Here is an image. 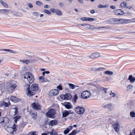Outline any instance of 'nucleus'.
Instances as JSON below:
<instances>
[{
    "label": "nucleus",
    "instance_id": "nucleus-2",
    "mask_svg": "<svg viewBox=\"0 0 135 135\" xmlns=\"http://www.w3.org/2000/svg\"><path fill=\"white\" fill-rule=\"evenodd\" d=\"M9 120V118L6 117H2L0 118V123L2 126L5 127L8 123Z\"/></svg>",
    "mask_w": 135,
    "mask_h": 135
},
{
    "label": "nucleus",
    "instance_id": "nucleus-14",
    "mask_svg": "<svg viewBox=\"0 0 135 135\" xmlns=\"http://www.w3.org/2000/svg\"><path fill=\"white\" fill-rule=\"evenodd\" d=\"M113 127L115 130L117 132L119 131L120 126L118 123H115L114 124Z\"/></svg>",
    "mask_w": 135,
    "mask_h": 135
},
{
    "label": "nucleus",
    "instance_id": "nucleus-63",
    "mask_svg": "<svg viewBox=\"0 0 135 135\" xmlns=\"http://www.w3.org/2000/svg\"><path fill=\"white\" fill-rule=\"evenodd\" d=\"M110 8L113 9H115L116 8L114 6H110Z\"/></svg>",
    "mask_w": 135,
    "mask_h": 135
},
{
    "label": "nucleus",
    "instance_id": "nucleus-43",
    "mask_svg": "<svg viewBox=\"0 0 135 135\" xmlns=\"http://www.w3.org/2000/svg\"><path fill=\"white\" fill-rule=\"evenodd\" d=\"M97 7L99 8H106L107 7V6L101 4H99L97 6Z\"/></svg>",
    "mask_w": 135,
    "mask_h": 135
},
{
    "label": "nucleus",
    "instance_id": "nucleus-23",
    "mask_svg": "<svg viewBox=\"0 0 135 135\" xmlns=\"http://www.w3.org/2000/svg\"><path fill=\"white\" fill-rule=\"evenodd\" d=\"M57 122L56 120H52L50 121L49 123V124L51 126H53L57 124Z\"/></svg>",
    "mask_w": 135,
    "mask_h": 135
},
{
    "label": "nucleus",
    "instance_id": "nucleus-36",
    "mask_svg": "<svg viewBox=\"0 0 135 135\" xmlns=\"http://www.w3.org/2000/svg\"><path fill=\"white\" fill-rule=\"evenodd\" d=\"M78 132H76V131L75 130H73L72 132L68 135H75Z\"/></svg>",
    "mask_w": 135,
    "mask_h": 135
},
{
    "label": "nucleus",
    "instance_id": "nucleus-31",
    "mask_svg": "<svg viewBox=\"0 0 135 135\" xmlns=\"http://www.w3.org/2000/svg\"><path fill=\"white\" fill-rule=\"evenodd\" d=\"M26 124V122H23L22 123H20L19 125L21 128H23Z\"/></svg>",
    "mask_w": 135,
    "mask_h": 135
},
{
    "label": "nucleus",
    "instance_id": "nucleus-58",
    "mask_svg": "<svg viewBox=\"0 0 135 135\" xmlns=\"http://www.w3.org/2000/svg\"><path fill=\"white\" fill-rule=\"evenodd\" d=\"M105 27H95V29H102V28H105Z\"/></svg>",
    "mask_w": 135,
    "mask_h": 135
},
{
    "label": "nucleus",
    "instance_id": "nucleus-7",
    "mask_svg": "<svg viewBox=\"0 0 135 135\" xmlns=\"http://www.w3.org/2000/svg\"><path fill=\"white\" fill-rule=\"evenodd\" d=\"M72 97V95L69 93H66L64 95H61L60 96V97L62 99L65 100L70 99Z\"/></svg>",
    "mask_w": 135,
    "mask_h": 135
},
{
    "label": "nucleus",
    "instance_id": "nucleus-24",
    "mask_svg": "<svg viewBox=\"0 0 135 135\" xmlns=\"http://www.w3.org/2000/svg\"><path fill=\"white\" fill-rule=\"evenodd\" d=\"M44 77L43 76H40L39 78V80L41 83L45 82L48 81L47 79Z\"/></svg>",
    "mask_w": 135,
    "mask_h": 135
},
{
    "label": "nucleus",
    "instance_id": "nucleus-62",
    "mask_svg": "<svg viewBox=\"0 0 135 135\" xmlns=\"http://www.w3.org/2000/svg\"><path fill=\"white\" fill-rule=\"evenodd\" d=\"M56 10V9H55L51 8L50 9V11L51 12L54 13L55 12Z\"/></svg>",
    "mask_w": 135,
    "mask_h": 135
},
{
    "label": "nucleus",
    "instance_id": "nucleus-49",
    "mask_svg": "<svg viewBox=\"0 0 135 135\" xmlns=\"http://www.w3.org/2000/svg\"><path fill=\"white\" fill-rule=\"evenodd\" d=\"M25 54L28 56H31V54L28 51H26L25 52Z\"/></svg>",
    "mask_w": 135,
    "mask_h": 135
},
{
    "label": "nucleus",
    "instance_id": "nucleus-28",
    "mask_svg": "<svg viewBox=\"0 0 135 135\" xmlns=\"http://www.w3.org/2000/svg\"><path fill=\"white\" fill-rule=\"evenodd\" d=\"M21 118L20 116L18 115L13 117L15 122L16 123H17V121H18Z\"/></svg>",
    "mask_w": 135,
    "mask_h": 135
},
{
    "label": "nucleus",
    "instance_id": "nucleus-47",
    "mask_svg": "<svg viewBox=\"0 0 135 135\" xmlns=\"http://www.w3.org/2000/svg\"><path fill=\"white\" fill-rule=\"evenodd\" d=\"M57 88L60 90H62V88L61 84H60L58 86H57Z\"/></svg>",
    "mask_w": 135,
    "mask_h": 135
},
{
    "label": "nucleus",
    "instance_id": "nucleus-1",
    "mask_svg": "<svg viewBox=\"0 0 135 135\" xmlns=\"http://www.w3.org/2000/svg\"><path fill=\"white\" fill-rule=\"evenodd\" d=\"M24 79H26L30 83H32L34 80V77L32 73L27 72L24 75Z\"/></svg>",
    "mask_w": 135,
    "mask_h": 135
},
{
    "label": "nucleus",
    "instance_id": "nucleus-32",
    "mask_svg": "<svg viewBox=\"0 0 135 135\" xmlns=\"http://www.w3.org/2000/svg\"><path fill=\"white\" fill-rule=\"evenodd\" d=\"M37 132L34 131H31L27 135H37Z\"/></svg>",
    "mask_w": 135,
    "mask_h": 135
},
{
    "label": "nucleus",
    "instance_id": "nucleus-50",
    "mask_svg": "<svg viewBox=\"0 0 135 135\" xmlns=\"http://www.w3.org/2000/svg\"><path fill=\"white\" fill-rule=\"evenodd\" d=\"M88 18L82 17L81 18V20L83 21H88Z\"/></svg>",
    "mask_w": 135,
    "mask_h": 135
},
{
    "label": "nucleus",
    "instance_id": "nucleus-12",
    "mask_svg": "<svg viewBox=\"0 0 135 135\" xmlns=\"http://www.w3.org/2000/svg\"><path fill=\"white\" fill-rule=\"evenodd\" d=\"M32 107L34 109L38 110V109H40L41 106L38 103H33L32 104Z\"/></svg>",
    "mask_w": 135,
    "mask_h": 135
},
{
    "label": "nucleus",
    "instance_id": "nucleus-13",
    "mask_svg": "<svg viewBox=\"0 0 135 135\" xmlns=\"http://www.w3.org/2000/svg\"><path fill=\"white\" fill-rule=\"evenodd\" d=\"M124 12L121 9H118L116 10L114 14L117 15H121L124 14Z\"/></svg>",
    "mask_w": 135,
    "mask_h": 135
},
{
    "label": "nucleus",
    "instance_id": "nucleus-60",
    "mask_svg": "<svg viewBox=\"0 0 135 135\" xmlns=\"http://www.w3.org/2000/svg\"><path fill=\"white\" fill-rule=\"evenodd\" d=\"M129 135H135V128L132 131V134L131 132L130 134Z\"/></svg>",
    "mask_w": 135,
    "mask_h": 135
},
{
    "label": "nucleus",
    "instance_id": "nucleus-25",
    "mask_svg": "<svg viewBox=\"0 0 135 135\" xmlns=\"http://www.w3.org/2000/svg\"><path fill=\"white\" fill-rule=\"evenodd\" d=\"M68 85L69 86V88L72 89H74L76 87H78L79 86L71 83H69Z\"/></svg>",
    "mask_w": 135,
    "mask_h": 135
},
{
    "label": "nucleus",
    "instance_id": "nucleus-34",
    "mask_svg": "<svg viewBox=\"0 0 135 135\" xmlns=\"http://www.w3.org/2000/svg\"><path fill=\"white\" fill-rule=\"evenodd\" d=\"M127 5V3L126 2H122L120 4V6L122 7H126Z\"/></svg>",
    "mask_w": 135,
    "mask_h": 135
},
{
    "label": "nucleus",
    "instance_id": "nucleus-55",
    "mask_svg": "<svg viewBox=\"0 0 135 135\" xmlns=\"http://www.w3.org/2000/svg\"><path fill=\"white\" fill-rule=\"evenodd\" d=\"M103 90L104 91V93L105 94H107V91L108 90V89L107 88H104L103 89Z\"/></svg>",
    "mask_w": 135,
    "mask_h": 135
},
{
    "label": "nucleus",
    "instance_id": "nucleus-4",
    "mask_svg": "<svg viewBox=\"0 0 135 135\" xmlns=\"http://www.w3.org/2000/svg\"><path fill=\"white\" fill-rule=\"evenodd\" d=\"M91 93L88 91H84L82 93L81 97L83 99H86L90 97L91 95Z\"/></svg>",
    "mask_w": 135,
    "mask_h": 135
},
{
    "label": "nucleus",
    "instance_id": "nucleus-46",
    "mask_svg": "<svg viewBox=\"0 0 135 135\" xmlns=\"http://www.w3.org/2000/svg\"><path fill=\"white\" fill-rule=\"evenodd\" d=\"M33 15L36 17H38L39 15V13L37 12H34L33 13Z\"/></svg>",
    "mask_w": 135,
    "mask_h": 135
},
{
    "label": "nucleus",
    "instance_id": "nucleus-17",
    "mask_svg": "<svg viewBox=\"0 0 135 135\" xmlns=\"http://www.w3.org/2000/svg\"><path fill=\"white\" fill-rule=\"evenodd\" d=\"M17 85L16 84L11 83L9 85V88L12 90H14L17 87Z\"/></svg>",
    "mask_w": 135,
    "mask_h": 135
},
{
    "label": "nucleus",
    "instance_id": "nucleus-44",
    "mask_svg": "<svg viewBox=\"0 0 135 135\" xmlns=\"http://www.w3.org/2000/svg\"><path fill=\"white\" fill-rule=\"evenodd\" d=\"M44 12L45 13L48 14L49 15H50L51 14V12L49 11L46 9H44Z\"/></svg>",
    "mask_w": 135,
    "mask_h": 135
},
{
    "label": "nucleus",
    "instance_id": "nucleus-56",
    "mask_svg": "<svg viewBox=\"0 0 135 135\" xmlns=\"http://www.w3.org/2000/svg\"><path fill=\"white\" fill-rule=\"evenodd\" d=\"M104 68H98L95 69V70H96V71H100L102 70Z\"/></svg>",
    "mask_w": 135,
    "mask_h": 135
},
{
    "label": "nucleus",
    "instance_id": "nucleus-27",
    "mask_svg": "<svg viewBox=\"0 0 135 135\" xmlns=\"http://www.w3.org/2000/svg\"><path fill=\"white\" fill-rule=\"evenodd\" d=\"M0 51H7L9 53H15V51H13L12 50H11L9 49H0Z\"/></svg>",
    "mask_w": 135,
    "mask_h": 135
},
{
    "label": "nucleus",
    "instance_id": "nucleus-10",
    "mask_svg": "<svg viewBox=\"0 0 135 135\" xmlns=\"http://www.w3.org/2000/svg\"><path fill=\"white\" fill-rule=\"evenodd\" d=\"M59 91L58 90L54 89L51 90L50 92V94L51 96L56 95L58 94Z\"/></svg>",
    "mask_w": 135,
    "mask_h": 135
},
{
    "label": "nucleus",
    "instance_id": "nucleus-59",
    "mask_svg": "<svg viewBox=\"0 0 135 135\" xmlns=\"http://www.w3.org/2000/svg\"><path fill=\"white\" fill-rule=\"evenodd\" d=\"M41 41V39H40L39 38H37L35 40V41L36 42H40Z\"/></svg>",
    "mask_w": 135,
    "mask_h": 135
},
{
    "label": "nucleus",
    "instance_id": "nucleus-5",
    "mask_svg": "<svg viewBox=\"0 0 135 135\" xmlns=\"http://www.w3.org/2000/svg\"><path fill=\"white\" fill-rule=\"evenodd\" d=\"M75 110L76 112L79 114H83L85 111V109L83 107L79 106L76 107Z\"/></svg>",
    "mask_w": 135,
    "mask_h": 135
},
{
    "label": "nucleus",
    "instance_id": "nucleus-48",
    "mask_svg": "<svg viewBox=\"0 0 135 135\" xmlns=\"http://www.w3.org/2000/svg\"><path fill=\"white\" fill-rule=\"evenodd\" d=\"M89 29H90L91 30H94L95 29V27H94V26L90 25V26L89 27Z\"/></svg>",
    "mask_w": 135,
    "mask_h": 135
},
{
    "label": "nucleus",
    "instance_id": "nucleus-26",
    "mask_svg": "<svg viewBox=\"0 0 135 135\" xmlns=\"http://www.w3.org/2000/svg\"><path fill=\"white\" fill-rule=\"evenodd\" d=\"M30 114L32 118L33 119H35L37 117V114L36 113L31 112Z\"/></svg>",
    "mask_w": 135,
    "mask_h": 135
},
{
    "label": "nucleus",
    "instance_id": "nucleus-35",
    "mask_svg": "<svg viewBox=\"0 0 135 135\" xmlns=\"http://www.w3.org/2000/svg\"><path fill=\"white\" fill-rule=\"evenodd\" d=\"M0 11H3L4 12H6V13H8L11 11V10L9 9H2L0 10Z\"/></svg>",
    "mask_w": 135,
    "mask_h": 135
},
{
    "label": "nucleus",
    "instance_id": "nucleus-21",
    "mask_svg": "<svg viewBox=\"0 0 135 135\" xmlns=\"http://www.w3.org/2000/svg\"><path fill=\"white\" fill-rule=\"evenodd\" d=\"M64 105L66 108L68 109L71 108L73 107L71 104L69 102L65 103Z\"/></svg>",
    "mask_w": 135,
    "mask_h": 135
},
{
    "label": "nucleus",
    "instance_id": "nucleus-39",
    "mask_svg": "<svg viewBox=\"0 0 135 135\" xmlns=\"http://www.w3.org/2000/svg\"><path fill=\"white\" fill-rule=\"evenodd\" d=\"M133 86H132L130 85H128L127 87V91H129L131 89H132Z\"/></svg>",
    "mask_w": 135,
    "mask_h": 135
},
{
    "label": "nucleus",
    "instance_id": "nucleus-53",
    "mask_svg": "<svg viewBox=\"0 0 135 135\" xmlns=\"http://www.w3.org/2000/svg\"><path fill=\"white\" fill-rule=\"evenodd\" d=\"M88 21H94V19L93 18H88Z\"/></svg>",
    "mask_w": 135,
    "mask_h": 135
},
{
    "label": "nucleus",
    "instance_id": "nucleus-64",
    "mask_svg": "<svg viewBox=\"0 0 135 135\" xmlns=\"http://www.w3.org/2000/svg\"><path fill=\"white\" fill-rule=\"evenodd\" d=\"M78 1L80 3L83 4L84 3L83 0H78Z\"/></svg>",
    "mask_w": 135,
    "mask_h": 135
},
{
    "label": "nucleus",
    "instance_id": "nucleus-30",
    "mask_svg": "<svg viewBox=\"0 0 135 135\" xmlns=\"http://www.w3.org/2000/svg\"><path fill=\"white\" fill-rule=\"evenodd\" d=\"M81 26H84L85 27L84 28L86 29H89L90 28L89 27L90 26L89 24L85 23L83 24H81Z\"/></svg>",
    "mask_w": 135,
    "mask_h": 135
},
{
    "label": "nucleus",
    "instance_id": "nucleus-37",
    "mask_svg": "<svg viewBox=\"0 0 135 135\" xmlns=\"http://www.w3.org/2000/svg\"><path fill=\"white\" fill-rule=\"evenodd\" d=\"M36 4L37 5L41 6L43 4V3L41 1H37L36 2Z\"/></svg>",
    "mask_w": 135,
    "mask_h": 135
},
{
    "label": "nucleus",
    "instance_id": "nucleus-9",
    "mask_svg": "<svg viewBox=\"0 0 135 135\" xmlns=\"http://www.w3.org/2000/svg\"><path fill=\"white\" fill-rule=\"evenodd\" d=\"M131 20L129 19H125L123 18H117L116 22H119V23H126L127 22L131 21Z\"/></svg>",
    "mask_w": 135,
    "mask_h": 135
},
{
    "label": "nucleus",
    "instance_id": "nucleus-15",
    "mask_svg": "<svg viewBox=\"0 0 135 135\" xmlns=\"http://www.w3.org/2000/svg\"><path fill=\"white\" fill-rule=\"evenodd\" d=\"M10 99L11 101L14 102L15 103L18 102L20 100L19 98H17L13 96L11 97Z\"/></svg>",
    "mask_w": 135,
    "mask_h": 135
},
{
    "label": "nucleus",
    "instance_id": "nucleus-41",
    "mask_svg": "<svg viewBox=\"0 0 135 135\" xmlns=\"http://www.w3.org/2000/svg\"><path fill=\"white\" fill-rule=\"evenodd\" d=\"M105 73L107 74H109L110 75H112L113 74V73L112 71H105Z\"/></svg>",
    "mask_w": 135,
    "mask_h": 135
},
{
    "label": "nucleus",
    "instance_id": "nucleus-29",
    "mask_svg": "<svg viewBox=\"0 0 135 135\" xmlns=\"http://www.w3.org/2000/svg\"><path fill=\"white\" fill-rule=\"evenodd\" d=\"M2 104L3 105L6 107H8L9 105H10V103L9 102H8L7 103L4 101L2 102Z\"/></svg>",
    "mask_w": 135,
    "mask_h": 135
},
{
    "label": "nucleus",
    "instance_id": "nucleus-45",
    "mask_svg": "<svg viewBox=\"0 0 135 135\" xmlns=\"http://www.w3.org/2000/svg\"><path fill=\"white\" fill-rule=\"evenodd\" d=\"M131 116L132 117H135V113L133 112H131L130 113Z\"/></svg>",
    "mask_w": 135,
    "mask_h": 135
},
{
    "label": "nucleus",
    "instance_id": "nucleus-33",
    "mask_svg": "<svg viewBox=\"0 0 135 135\" xmlns=\"http://www.w3.org/2000/svg\"><path fill=\"white\" fill-rule=\"evenodd\" d=\"M78 99V97L77 96V95L76 94H75L73 98V102L74 103H75L76 102L77 100Z\"/></svg>",
    "mask_w": 135,
    "mask_h": 135
},
{
    "label": "nucleus",
    "instance_id": "nucleus-19",
    "mask_svg": "<svg viewBox=\"0 0 135 135\" xmlns=\"http://www.w3.org/2000/svg\"><path fill=\"white\" fill-rule=\"evenodd\" d=\"M102 107L103 108L105 109H108L111 110L112 108V105L111 104H109L103 105Z\"/></svg>",
    "mask_w": 135,
    "mask_h": 135
},
{
    "label": "nucleus",
    "instance_id": "nucleus-54",
    "mask_svg": "<svg viewBox=\"0 0 135 135\" xmlns=\"http://www.w3.org/2000/svg\"><path fill=\"white\" fill-rule=\"evenodd\" d=\"M110 95L112 97H114L115 96L116 94L114 93H110Z\"/></svg>",
    "mask_w": 135,
    "mask_h": 135
},
{
    "label": "nucleus",
    "instance_id": "nucleus-61",
    "mask_svg": "<svg viewBox=\"0 0 135 135\" xmlns=\"http://www.w3.org/2000/svg\"><path fill=\"white\" fill-rule=\"evenodd\" d=\"M28 6L30 8L33 7V6L32 4L31 3H29L28 4Z\"/></svg>",
    "mask_w": 135,
    "mask_h": 135
},
{
    "label": "nucleus",
    "instance_id": "nucleus-57",
    "mask_svg": "<svg viewBox=\"0 0 135 135\" xmlns=\"http://www.w3.org/2000/svg\"><path fill=\"white\" fill-rule=\"evenodd\" d=\"M59 5L61 7H63L64 6V4L63 3L61 2L59 3Z\"/></svg>",
    "mask_w": 135,
    "mask_h": 135
},
{
    "label": "nucleus",
    "instance_id": "nucleus-16",
    "mask_svg": "<svg viewBox=\"0 0 135 135\" xmlns=\"http://www.w3.org/2000/svg\"><path fill=\"white\" fill-rule=\"evenodd\" d=\"M74 112H72L70 113L68 111L65 110L64 112H62V117H64L67 116L69 114H73Z\"/></svg>",
    "mask_w": 135,
    "mask_h": 135
},
{
    "label": "nucleus",
    "instance_id": "nucleus-42",
    "mask_svg": "<svg viewBox=\"0 0 135 135\" xmlns=\"http://www.w3.org/2000/svg\"><path fill=\"white\" fill-rule=\"evenodd\" d=\"M70 131V129L69 128H67L65 129L64 131V134H66L68 133Z\"/></svg>",
    "mask_w": 135,
    "mask_h": 135
},
{
    "label": "nucleus",
    "instance_id": "nucleus-40",
    "mask_svg": "<svg viewBox=\"0 0 135 135\" xmlns=\"http://www.w3.org/2000/svg\"><path fill=\"white\" fill-rule=\"evenodd\" d=\"M13 109H14L15 111H14V113H15V115H17L18 114V108H17V107H15V108H13Z\"/></svg>",
    "mask_w": 135,
    "mask_h": 135
},
{
    "label": "nucleus",
    "instance_id": "nucleus-18",
    "mask_svg": "<svg viewBox=\"0 0 135 135\" xmlns=\"http://www.w3.org/2000/svg\"><path fill=\"white\" fill-rule=\"evenodd\" d=\"M117 18H110L108 21V22L109 23L113 24L116 22Z\"/></svg>",
    "mask_w": 135,
    "mask_h": 135
},
{
    "label": "nucleus",
    "instance_id": "nucleus-38",
    "mask_svg": "<svg viewBox=\"0 0 135 135\" xmlns=\"http://www.w3.org/2000/svg\"><path fill=\"white\" fill-rule=\"evenodd\" d=\"M55 12L56 13V14H57V15L59 16H60L62 15L60 11L58 9H56L55 11Z\"/></svg>",
    "mask_w": 135,
    "mask_h": 135
},
{
    "label": "nucleus",
    "instance_id": "nucleus-22",
    "mask_svg": "<svg viewBox=\"0 0 135 135\" xmlns=\"http://www.w3.org/2000/svg\"><path fill=\"white\" fill-rule=\"evenodd\" d=\"M100 56V54L97 52L93 53L90 56V57L92 58L98 57Z\"/></svg>",
    "mask_w": 135,
    "mask_h": 135
},
{
    "label": "nucleus",
    "instance_id": "nucleus-52",
    "mask_svg": "<svg viewBox=\"0 0 135 135\" xmlns=\"http://www.w3.org/2000/svg\"><path fill=\"white\" fill-rule=\"evenodd\" d=\"M2 5L6 8H8V4L5 2H4L3 4Z\"/></svg>",
    "mask_w": 135,
    "mask_h": 135
},
{
    "label": "nucleus",
    "instance_id": "nucleus-51",
    "mask_svg": "<svg viewBox=\"0 0 135 135\" xmlns=\"http://www.w3.org/2000/svg\"><path fill=\"white\" fill-rule=\"evenodd\" d=\"M50 135H58V134L55 132L52 131Z\"/></svg>",
    "mask_w": 135,
    "mask_h": 135
},
{
    "label": "nucleus",
    "instance_id": "nucleus-3",
    "mask_svg": "<svg viewBox=\"0 0 135 135\" xmlns=\"http://www.w3.org/2000/svg\"><path fill=\"white\" fill-rule=\"evenodd\" d=\"M13 126V128L7 127L5 128L6 129L9 133L14 134L16 133V125L14 124Z\"/></svg>",
    "mask_w": 135,
    "mask_h": 135
},
{
    "label": "nucleus",
    "instance_id": "nucleus-8",
    "mask_svg": "<svg viewBox=\"0 0 135 135\" xmlns=\"http://www.w3.org/2000/svg\"><path fill=\"white\" fill-rule=\"evenodd\" d=\"M54 110V109H51L46 113V114L49 118H52L55 114Z\"/></svg>",
    "mask_w": 135,
    "mask_h": 135
},
{
    "label": "nucleus",
    "instance_id": "nucleus-6",
    "mask_svg": "<svg viewBox=\"0 0 135 135\" xmlns=\"http://www.w3.org/2000/svg\"><path fill=\"white\" fill-rule=\"evenodd\" d=\"M24 88L27 91V95H29L30 96L33 95L35 94L34 92H32L30 90V84H26L24 86Z\"/></svg>",
    "mask_w": 135,
    "mask_h": 135
},
{
    "label": "nucleus",
    "instance_id": "nucleus-11",
    "mask_svg": "<svg viewBox=\"0 0 135 135\" xmlns=\"http://www.w3.org/2000/svg\"><path fill=\"white\" fill-rule=\"evenodd\" d=\"M30 88L32 91H37L38 89V85L37 84H33L31 86Z\"/></svg>",
    "mask_w": 135,
    "mask_h": 135
},
{
    "label": "nucleus",
    "instance_id": "nucleus-20",
    "mask_svg": "<svg viewBox=\"0 0 135 135\" xmlns=\"http://www.w3.org/2000/svg\"><path fill=\"white\" fill-rule=\"evenodd\" d=\"M128 80L130 81L131 83H133L135 81V77H133L132 75H130L129 76Z\"/></svg>",
    "mask_w": 135,
    "mask_h": 135
}]
</instances>
